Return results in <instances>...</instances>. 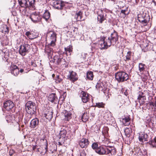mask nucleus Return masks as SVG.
Returning a JSON list of instances; mask_svg holds the SVG:
<instances>
[{"instance_id": "obj_1", "label": "nucleus", "mask_w": 156, "mask_h": 156, "mask_svg": "<svg viewBox=\"0 0 156 156\" xmlns=\"http://www.w3.org/2000/svg\"><path fill=\"white\" fill-rule=\"evenodd\" d=\"M37 106L34 102L31 101H28L26 104V109L27 113L30 114V115L28 120V121L31 118V116L35 115L36 113Z\"/></svg>"}, {"instance_id": "obj_2", "label": "nucleus", "mask_w": 156, "mask_h": 156, "mask_svg": "<svg viewBox=\"0 0 156 156\" xmlns=\"http://www.w3.org/2000/svg\"><path fill=\"white\" fill-rule=\"evenodd\" d=\"M69 3L60 0H53L52 1V5L53 7L58 10H62L63 8H66Z\"/></svg>"}, {"instance_id": "obj_3", "label": "nucleus", "mask_w": 156, "mask_h": 156, "mask_svg": "<svg viewBox=\"0 0 156 156\" xmlns=\"http://www.w3.org/2000/svg\"><path fill=\"white\" fill-rule=\"evenodd\" d=\"M116 80L119 82H123L129 79V76L126 72L119 71L116 73L115 75Z\"/></svg>"}, {"instance_id": "obj_4", "label": "nucleus", "mask_w": 156, "mask_h": 156, "mask_svg": "<svg viewBox=\"0 0 156 156\" xmlns=\"http://www.w3.org/2000/svg\"><path fill=\"white\" fill-rule=\"evenodd\" d=\"M119 39V35L118 33L115 30H114L113 32L112 33L108 39L107 43L109 45H114L115 44L116 42L118 41Z\"/></svg>"}, {"instance_id": "obj_5", "label": "nucleus", "mask_w": 156, "mask_h": 156, "mask_svg": "<svg viewBox=\"0 0 156 156\" xmlns=\"http://www.w3.org/2000/svg\"><path fill=\"white\" fill-rule=\"evenodd\" d=\"M30 48V46L29 44L24 43L20 46L19 54L23 56H25L29 52Z\"/></svg>"}, {"instance_id": "obj_6", "label": "nucleus", "mask_w": 156, "mask_h": 156, "mask_svg": "<svg viewBox=\"0 0 156 156\" xmlns=\"http://www.w3.org/2000/svg\"><path fill=\"white\" fill-rule=\"evenodd\" d=\"M137 19L140 22L146 25L147 21L149 20L150 17L146 13H143L138 15Z\"/></svg>"}, {"instance_id": "obj_7", "label": "nucleus", "mask_w": 156, "mask_h": 156, "mask_svg": "<svg viewBox=\"0 0 156 156\" xmlns=\"http://www.w3.org/2000/svg\"><path fill=\"white\" fill-rule=\"evenodd\" d=\"M67 79L70 80L72 82L74 83L78 79L77 73L73 70L69 71V74L67 76Z\"/></svg>"}, {"instance_id": "obj_8", "label": "nucleus", "mask_w": 156, "mask_h": 156, "mask_svg": "<svg viewBox=\"0 0 156 156\" xmlns=\"http://www.w3.org/2000/svg\"><path fill=\"white\" fill-rule=\"evenodd\" d=\"M107 40L105 37H101L99 41V47L101 49H107L108 47L110 46L107 43Z\"/></svg>"}, {"instance_id": "obj_9", "label": "nucleus", "mask_w": 156, "mask_h": 156, "mask_svg": "<svg viewBox=\"0 0 156 156\" xmlns=\"http://www.w3.org/2000/svg\"><path fill=\"white\" fill-rule=\"evenodd\" d=\"M80 96L81 98L82 101L84 103H87L89 101L91 97L90 94L87 92L81 90L80 93Z\"/></svg>"}, {"instance_id": "obj_10", "label": "nucleus", "mask_w": 156, "mask_h": 156, "mask_svg": "<svg viewBox=\"0 0 156 156\" xmlns=\"http://www.w3.org/2000/svg\"><path fill=\"white\" fill-rule=\"evenodd\" d=\"M90 143L88 139L82 138L79 140L78 143L79 146L82 148H86L89 146Z\"/></svg>"}, {"instance_id": "obj_11", "label": "nucleus", "mask_w": 156, "mask_h": 156, "mask_svg": "<svg viewBox=\"0 0 156 156\" xmlns=\"http://www.w3.org/2000/svg\"><path fill=\"white\" fill-rule=\"evenodd\" d=\"M30 18L33 22L36 23L40 21L41 17L39 13L35 12L31 14L30 16Z\"/></svg>"}, {"instance_id": "obj_12", "label": "nucleus", "mask_w": 156, "mask_h": 156, "mask_svg": "<svg viewBox=\"0 0 156 156\" xmlns=\"http://www.w3.org/2000/svg\"><path fill=\"white\" fill-rule=\"evenodd\" d=\"M10 73L15 76H17L19 74V67L14 64L12 63L9 67Z\"/></svg>"}, {"instance_id": "obj_13", "label": "nucleus", "mask_w": 156, "mask_h": 156, "mask_svg": "<svg viewBox=\"0 0 156 156\" xmlns=\"http://www.w3.org/2000/svg\"><path fill=\"white\" fill-rule=\"evenodd\" d=\"M149 107L154 114H156V97L152 98V100L149 103Z\"/></svg>"}, {"instance_id": "obj_14", "label": "nucleus", "mask_w": 156, "mask_h": 156, "mask_svg": "<svg viewBox=\"0 0 156 156\" xmlns=\"http://www.w3.org/2000/svg\"><path fill=\"white\" fill-rule=\"evenodd\" d=\"M148 138V135L144 132H140L139 133V140L142 144L144 142L147 141Z\"/></svg>"}, {"instance_id": "obj_15", "label": "nucleus", "mask_w": 156, "mask_h": 156, "mask_svg": "<svg viewBox=\"0 0 156 156\" xmlns=\"http://www.w3.org/2000/svg\"><path fill=\"white\" fill-rule=\"evenodd\" d=\"M97 13L98 22L99 23H102L106 20L103 11L102 9L99 10Z\"/></svg>"}, {"instance_id": "obj_16", "label": "nucleus", "mask_w": 156, "mask_h": 156, "mask_svg": "<svg viewBox=\"0 0 156 156\" xmlns=\"http://www.w3.org/2000/svg\"><path fill=\"white\" fill-rule=\"evenodd\" d=\"M48 98L50 101L55 104L59 103V100L55 93H52L50 94L48 96Z\"/></svg>"}, {"instance_id": "obj_17", "label": "nucleus", "mask_w": 156, "mask_h": 156, "mask_svg": "<svg viewBox=\"0 0 156 156\" xmlns=\"http://www.w3.org/2000/svg\"><path fill=\"white\" fill-rule=\"evenodd\" d=\"M14 106L13 102L11 101L8 100L5 101L3 104V107L7 111L12 109Z\"/></svg>"}, {"instance_id": "obj_18", "label": "nucleus", "mask_w": 156, "mask_h": 156, "mask_svg": "<svg viewBox=\"0 0 156 156\" xmlns=\"http://www.w3.org/2000/svg\"><path fill=\"white\" fill-rule=\"evenodd\" d=\"M138 99L140 105L143 104L145 102L146 96L144 94L142 91H139L137 93Z\"/></svg>"}, {"instance_id": "obj_19", "label": "nucleus", "mask_w": 156, "mask_h": 156, "mask_svg": "<svg viewBox=\"0 0 156 156\" xmlns=\"http://www.w3.org/2000/svg\"><path fill=\"white\" fill-rule=\"evenodd\" d=\"M106 154L109 155V156L115 155L116 153L115 148L114 147L108 146L106 147Z\"/></svg>"}, {"instance_id": "obj_20", "label": "nucleus", "mask_w": 156, "mask_h": 156, "mask_svg": "<svg viewBox=\"0 0 156 156\" xmlns=\"http://www.w3.org/2000/svg\"><path fill=\"white\" fill-rule=\"evenodd\" d=\"M51 46L48 44V45L45 46L44 49V52L47 54L49 58L52 57L53 52V49L50 47Z\"/></svg>"}, {"instance_id": "obj_21", "label": "nucleus", "mask_w": 156, "mask_h": 156, "mask_svg": "<svg viewBox=\"0 0 156 156\" xmlns=\"http://www.w3.org/2000/svg\"><path fill=\"white\" fill-rule=\"evenodd\" d=\"M106 147L105 146L100 145L96 153L100 155H106Z\"/></svg>"}, {"instance_id": "obj_22", "label": "nucleus", "mask_w": 156, "mask_h": 156, "mask_svg": "<svg viewBox=\"0 0 156 156\" xmlns=\"http://www.w3.org/2000/svg\"><path fill=\"white\" fill-rule=\"evenodd\" d=\"M67 133V131L66 129H62L59 133L60 138H63L65 140L70 139L71 136L69 137V136H68V134Z\"/></svg>"}, {"instance_id": "obj_23", "label": "nucleus", "mask_w": 156, "mask_h": 156, "mask_svg": "<svg viewBox=\"0 0 156 156\" xmlns=\"http://www.w3.org/2000/svg\"><path fill=\"white\" fill-rule=\"evenodd\" d=\"M27 6H26V9L28 8L30 9H35V0H27Z\"/></svg>"}, {"instance_id": "obj_24", "label": "nucleus", "mask_w": 156, "mask_h": 156, "mask_svg": "<svg viewBox=\"0 0 156 156\" xmlns=\"http://www.w3.org/2000/svg\"><path fill=\"white\" fill-rule=\"evenodd\" d=\"M64 114V119L67 121H69L72 118V114L70 111H68L66 110H64L63 112Z\"/></svg>"}, {"instance_id": "obj_25", "label": "nucleus", "mask_w": 156, "mask_h": 156, "mask_svg": "<svg viewBox=\"0 0 156 156\" xmlns=\"http://www.w3.org/2000/svg\"><path fill=\"white\" fill-rule=\"evenodd\" d=\"M50 40L51 42L49 44V45L52 47L55 46V43L56 41V34L55 32H53L51 34L50 37Z\"/></svg>"}, {"instance_id": "obj_26", "label": "nucleus", "mask_w": 156, "mask_h": 156, "mask_svg": "<svg viewBox=\"0 0 156 156\" xmlns=\"http://www.w3.org/2000/svg\"><path fill=\"white\" fill-rule=\"evenodd\" d=\"M36 33L34 32L27 31L25 35L30 40H33L37 37L38 36L36 35Z\"/></svg>"}, {"instance_id": "obj_27", "label": "nucleus", "mask_w": 156, "mask_h": 156, "mask_svg": "<svg viewBox=\"0 0 156 156\" xmlns=\"http://www.w3.org/2000/svg\"><path fill=\"white\" fill-rule=\"evenodd\" d=\"M39 123V121L38 119L35 118L33 119L30 124V127L32 128H34L37 126Z\"/></svg>"}, {"instance_id": "obj_28", "label": "nucleus", "mask_w": 156, "mask_h": 156, "mask_svg": "<svg viewBox=\"0 0 156 156\" xmlns=\"http://www.w3.org/2000/svg\"><path fill=\"white\" fill-rule=\"evenodd\" d=\"M62 58L63 57L59 55H56L53 57V62L56 64L59 65Z\"/></svg>"}, {"instance_id": "obj_29", "label": "nucleus", "mask_w": 156, "mask_h": 156, "mask_svg": "<svg viewBox=\"0 0 156 156\" xmlns=\"http://www.w3.org/2000/svg\"><path fill=\"white\" fill-rule=\"evenodd\" d=\"M53 114L51 110H49L47 112L43 115V116L49 120H50L53 117Z\"/></svg>"}, {"instance_id": "obj_30", "label": "nucleus", "mask_w": 156, "mask_h": 156, "mask_svg": "<svg viewBox=\"0 0 156 156\" xmlns=\"http://www.w3.org/2000/svg\"><path fill=\"white\" fill-rule=\"evenodd\" d=\"M83 14V12L81 11H79L76 13L74 16V18L77 21H81L84 20H82Z\"/></svg>"}, {"instance_id": "obj_31", "label": "nucleus", "mask_w": 156, "mask_h": 156, "mask_svg": "<svg viewBox=\"0 0 156 156\" xmlns=\"http://www.w3.org/2000/svg\"><path fill=\"white\" fill-rule=\"evenodd\" d=\"M7 121L9 123H14L15 122V117L13 114H9L6 117Z\"/></svg>"}, {"instance_id": "obj_32", "label": "nucleus", "mask_w": 156, "mask_h": 156, "mask_svg": "<svg viewBox=\"0 0 156 156\" xmlns=\"http://www.w3.org/2000/svg\"><path fill=\"white\" fill-rule=\"evenodd\" d=\"M96 88L99 90L102 91L106 89L105 85L102 82L99 81L97 83L96 85Z\"/></svg>"}, {"instance_id": "obj_33", "label": "nucleus", "mask_w": 156, "mask_h": 156, "mask_svg": "<svg viewBox=\"0 0 156 156\" xmlns=\"http://www.w3.org/2000/svg\"><path fill=\"white\" fill-rule=\"evenodd\" d=\"M18 3L20 6L24 8L23 10L26 11V6H27V0H18Z\"/></svg>"}, {"instance_id": "obj_34", "label": "nucleus", "mask_w": 156, "mask_h": 156, "mask_svg": "<svg viewBox=\"0 0 156 156\" xmlns=\"http://www.w3.org/2000/svg\"><path fill=\"white\" fill-rule=\"evenodd\" d=\"M131 119L129 117H125L122 119V122L124 126H128L130 124Z\"/></svg>"}, {"instance_id": "obj_35", "label": "nucleus", "mask_w": 156, "mask_h": 156, "mask_svg": "<svg viewBox=\"0 0 156 156\" xmlns=\"http://www.w3.org/2000/svg\"><path fill=\"white\" fill-rule=\"evenodd\" d=\"M50 13L48 10H45L43 15V18L46 21H48L50 17Z\"/></svg>"}, {"instance_id": "obj_36", "label": "nucleus", "mask_w": 156, "mask_h": 156, "mask_svg": "<svg viewBox=\"0 0 156 156\" xmlns=\"http://www.w3.org/2000/svg\"><path fill=\"white\" fill-rule=\"evenodd\" d=\"M148 144L151 147L156 148V136L153 139L149 141Z\"/></svg>"}, {"instance_id": "obj_37", "label": "nucleus", "mask_w": 156, "mask_h": 156, "mask_svg": "<svg viewBox=\"0 0 156 156\" xmlns=\"http://www.w3.org/2000/svg\"><path fill=\"white\" fill-rule=\"evenodd\" d=\"M49 150L52 154H53L54 152L57 151V145L54 144H51L50 146Z\"/></svg>"}, {"instance_id": "obj_38", "label": "nucleus", "mask_w": 156, "mask_h": 156, "mask_svg": "<svg viewBox=\"0 0 156 156\" xmlns=\"http://www.w3.org/2000/svg\"><path fill=\"white\" fill-rule=\"evenodd\" d=\"M138 67L139 70L140 72H143L145 71L146 68L145 65L141 63H139Z\"/></svg>"}, {"instance_id": "obj_39", "label": "nucleus", "mask_w": 156, "mask_h": 156, "mask_svg": "<svg viewBox=\"0 0 156 156\" xmlns=\"http://www.w3.org/2000/svg\"><path fill=\"white\" fill-rule=\"evenodd\" d=\"M98 142H95L93 143L91 145V147L92 149L94 150L96 153L97 151H98V148H99Z\"/></svg>"}, {"instance_id": "obj_40", "label": "nucleus", "mask_w": 156, "mask_h": 156, "mask_svg": "<svg viewBox=\"0 0 156 156\" xmlns=\"http://www.w3.org/2000/svg\"><path fill=\"white\" fill-rule=\"evenodd\" d=\"M89 119L87 112H84L83 113L81 117V119L83 122H86Z\"/></svg>"}, {"instance_id": "obj_41", "label": "nucleus", "mask_w": 156, "mask_h": 156, "mask_svg": "<svg viewBox=\"0 0 156 156\" xmlns=\"http://www.w3.org/2000/svg\"><path fill=\"white\" fill-rule=\"evenodd\" d=\"M2 52V54L4 57L5 58V59L8 58L9 56V53L8 50H6L5 51V49L2 50H1Z\"/></svg>"}, {"instance_id": "obj_42", "label": "nucleus", "mask_w": 156, "mask_h": 156, "mask_svg": "<svg viewBox=\"0 0 156 156\" xmlns=\"http://www.w3.org/2000/svg\"><path fill=\"white\" fill-rule=\"evenodd\" d=\"M94 77L93 73L92 72L90 71L87 73V78L88 80H92Z\"/></svg>"}, {"instance_id": "obj_43", "label": "nucleus", "mask_w": 156, "mask_h": 156, "mask_svg": "<svg viewBox=\"0 0 156 156\" xmlns=\"http://www.w3.org/2000/svg\"><path fill=\"white\" fill-rule=\"evenodd\" d=\"M59 65H61L63 67L67 68L68 67V63L66 62L65 59L62 58Z\"/></svg>"}, {"instance_id": "obj_44", "label": "nucleus", "mask_w": 156, "mask_h": 156, "mask_svg": "<svg viewBox=\"0 0 156 156\" xmlns=\"http://www.w3.org/2000/svg\"><path fill=\"white\" fill-rule=\"evenodd\" d=\"M64 49L65 51L66 52L65 53L67 56V52L70 53L72 51L73 47L71 45H69L67 47L65 48Z\"/></svg>"}, {"instance_id": "obj_45", "label": "nucleus", "mask_w": 156, "mask_h": 156, "mask_svg": "<svg viewBox=\"0 0 156 156\" xmlns=\"http://www.w3.org/2000/svg\"><path fill=\"white\" fill-rule=\"evenodd\" d=\"M105 104L102 102H98L96 103V105H93L94 107H97L98 108H104Z\"/></svg>"}, {"instance_id": "obj_46", "label": "nucleus", "mask_w": 156, "mask_h": 156, "mask_svg": "<svg viewBox=\"0 0 156 156\" xmlns=\"http://www.w3.org/2000/svg\"><path fill=\"white\" fill-rule=\"evenodd\" d=\"M132 52L131 51H128L127 52V54L126 56V58L124 60L125 61H129L131 59V57Z\"/></svg>"}, {"instance_id": "obj_47", "label": "nucleus", "mask_w": 156, "mask_h": 156, "mask_svg": "<svg viewBox=\"0 0 156 156\" xmlns=\"http://www.w3.org/2000/svg\"><path fill=\"white\" fill-rule=\"evenodd\" d=\"M125 135L126 137H129L130 135L131 131L129 128H126L124 131Z\"/></svg>"}, {"instance_id": "obj_48", "label": "nucleus", "mask_w": 156, "mask_h": 156, "mask_svg": "<svg viewBox=\"0 0 156 156\" xmlns=\"http://www.w3.org/2000/svg\"><path fill=\"white\" fill-rule=\"evenodd\" d=\"M109 129L107 126H105L103 128V130L102 131V133L104 136L108 133Z\"/></svg>"}, {"instance_id": "obj_49", "label": "nucleus", "mask_w": 156, "mask_h": 156, "mask_svg": "<svg viewBox=\"0 0 156 156\" xmlns=\"http://www.w3.org/2000/svg\"><path fill=\"white\" fill-rule=\"evenodd\" d=\"M9 28L5 26L3 27V29L1 30V32L2 33L6 34L9 33Z\"/></svg>"}, {"instance_id": "obj_50", "label": "nucleus", "mask_w": 156, "mask_h": 156, "mask_svg": "<svg viewBox=\"0 0 156 156\" xmlns=\"http://www.w3.org/2000/svg\"><path fill=\"white\" fill-rule=\"evenodd\" d=\"M56 82L57 83H60L62 81V79L60 78L59 76L58 75H57L56 78Z\"/></svg>"}, {"instance_id": "obj_51", "label": "nucleus", "mask_w": 156, "mask_h": 156, "mask_svg": "<svg viewBox=\"0 0 156 156\" xmlns=\"http://www.w3.org/2000/svg\"><path fill=\"white\" fill-rule=\"evenodd\" d=\"M15 152V151L13 149H10L9 150V154L10 156H12Z\"/></svg>"}, {"instance_id": "obj_52", "label": "nucleus", "mask_w": 156, "mask_h": 156, "mask_svg": "<svg viewBox=\"0 0 156 156\" xmlns=\"http://www.w3.org/2000/svg\"><path fill=\"white\" fill-rule=\"evenodd\" d=\"M127 10H128V9H127V8H126L125 9L121 10V13L124 14V15L126 16V14L125 12H126L127 11Z\"/></svg>"}, {"instance_id": "obj_53", "label": "nucleus", "mask_w": 156, "mask_h": 156, "mask_svg": "<svg viewBox=\"0 0 156 156\" xmlns=\"http://www.w3.org/2000/svg\"><path fill=\"white\" fill-rule=\"evenodd\" d=\"M86 154L84 151H82L80 154V156H86Z\"/></svg>"}, {"instance_id": "obj_54", "label": "nucleus", "mask_w": 156, "mask_h": 156, "mask_svg": "<svg viewBox=\"0 0 156 156\" xmlns=\"http://www.w3.org/2000/svg\"><path fill=\"white\" fill-rule=\"evenodd\" d=\"M31 65L34 67H35L37 66V65L34 62H31Z\"/></svg>"}, {"instance_id": "obj_55", "label": "nucleus", "mask_w": 156, "mask_h": 156, "mask_svg": "<svg viewBox=\"0 0 156 156\" xmlns=\"http://www.w3.org/2000/svg\"><path fill=\"white\" fill-rule=\"evenodd\" d=\"M44 148L45 150H48V143L47 140L46 141V142L45 144V146L44 147Z\"/></svg>"}, {"instance_id": "obj_56", "label": "nucleus", "mask_w": 156, "mask_h": 156, "mask_svg": "<svg viewBox=\"0 0 156 156\" xmlns=\"http://www.w3.org/2000/svg\"><path fill=\"white\" fill-rule=\"evenodd\" d=\"M19 73L20 72V73H22L24 71V70L23 69H20L19 68Z\"/></svg>"}, {"instance_id": "obj_57", "label": "nucleus", "mask_w": 156, "mask_h": 156, "mask_svg": "<svg viewBox=\"0 0 156 156\" xmlns=\"http://www.w3.org/2000/svg\"><path fill=\"white\" fill-rule=\"evenodd\" d=\"M144 156H147V152L146 151H144Z\"/></svg>"}, {"instance_id": "obj_58", "label": "nucleus", "mask_w": 156, "mask_h": 156, "mask_svg": "<svg viewBox=\"0 0 156 156\" xmlns=\"http://www.w3.org/2000/svg\"><path fill=\"white\" fill-rule=\"evenodd\" d=\"M36 148V146H33V147L32 148L33 151H34Z\"/></svg>"}, {"instance_id": "obj_59", "label": "nucleus", "mask_w": 156, "mask_h": 156, "mask_svg": "<svg viewBox=\"0 0 156 156\" xmlns=\"http://www.w3.org/2000/svg\"><path fill=\"white\" fill-rule=\"evenodd\" d=\"M74 29L73 30V31L74 32L75 31L77 30L78 29V28L76 27H74Z\"/></svg>"}, {"instance_id": "obj_60", "label": "nucleus", "mask_w": 156, "mask_h": 156, "mask_svg": "<svg viewBox=\"0 0 156 156\" xmlns=\"http://www.w3.org/2000/svg\"><path fill=\"white\" fill-rule=\"evenodd\" d=\"M152 2L154 3V5L156 6V2L154 0H153Z\"/></svg>"}, {"instance_id": "obj_61", "label": "nucleus", "mask_w": 156, "mask_h": 156, "mask_svg": "<svg viewBox=\"0 0 156 156\" xmlns=\"http://www.w3.org/2000/svg\"><path fill=\"white\" fill-rule=\"evenodd\" d=\"M94 112L93 113V116H94V115H95V108H94Z\"/></svg>"}, {"instance_id": "obj_62", "label": "nucleus", "mask_w": 156, "mask_h": 156, "mask_svg": "<svg viewBox=\"0 0 156 156\" xmlns=\"http://www.w3.org/2000/svg\"><path fill=\"white\" fill-rule=\"evenodd\" d=\"M48 151V150H45V152H44V154H47V153Z\"/></svg>"}, {"instance_id": "obj_63", "label": "nucleus", "mask_w": 156, "mask_h": 156, "mask_svg": "<svg viewBox=\"0 0 156 156\" xmlns=\"http://www.w3.org/2000/svg\"><path fill=\"white\" fill-rule=\"evenodd\" d=\"M64 95H65V97H66V92H64Z\"/></svg>"}, {"instance_id": "obj_64", "label": "nucleus", "mask_w": 156, "mask_h": 156, "mask_svg": "<svg viewBox=\"0 0 156 156\" xmlns=\"http://www.w3.org/2000/svg\"><path fill=\"white\" fill-rule=\"evenodd\" d=\"M73 36V35L72 34H71V35L69 36L70 37H72Z\"/></svg>"}]
</instances>
